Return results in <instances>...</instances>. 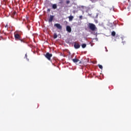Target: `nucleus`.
Masks as SVG:
<instances>
[{
	"mask_svg": "<svg viewBox=\"0 0 131 131\" xmlns=\"http://www.w3.org/2000/svg\"><path fill=\"white\" fill-rule=\"evenodd\" d=\"M88 26L89 29L92 31H95V30H97L96 25L93 23H89Z\"/></svg>",
	"mask_w": 131,
	"mask_h": 131,
	"instance_id": "1",
	"label": "nucleus"
},
{
	"mask_svg": "<svg viewBox=\"0 0 131 131\" xmlns=\"http://www.w3.org/2000/svg\"><path fill=\"white\" fill-rule=\"evenodd\" d=\"M14 38L15 40H20L21 42H24V41L22 40V38H21V36L19 35V34H14Z\"/></svg>",
	"mask_w": 131,
	"mask_h": 131,
	"instance_id": "2",
	"label": "nucleus"
},
{
	"mask_svg": "<svg viewBox=\"0 0 131 131\" xmlns=\"http://www.w3.org/2000/svg\"><path fill=\"white\" fill-rule=\"evenodd\" d=\"M45 57L46 58H47V59H48V60H49V61H51V58H52V57H53V54L47 52L46 53V54L45 55Z\"/></svg>",
	"mask_w": 131,
	"mask_h": 131,
	"instance_id": "3",
	"label": "nucleus"
},
{
	"mask_svg": "<svg viewBox=\"0 0 131 131\" xmlns=\"http://www.w3.org/2000/svg\"><path fill=\"white\" fill-rule=\"evenodd\" d=\"M54 26L56 27L58 29H59V30H62V26L60 25V24H54Z\"/></svg>",
	"mask_w": 131,
	"mask_h": 131,
	"instance_id": "4",
	"label": "nucleus"
},
{
	"mask_svg": "<svg viewBox=\"0 0 131 131\" xmlns=\"http://www.w3.org/2000/svg\"><path fill=\"white\" fill-rule=\"evenodd\" d=\"M66 30L69 32V33H71V31H72L71 27L69 26H67L66 27Z\"/></svg>",
	"mask_w": 131,
	"mask_h": 131,
	"instance_id": "5",
	"label": "nucleus"
},
{
	"mask_svg": "<svg viewBox=\"0 0 131 131\" xmlns=\"http://www.w3.org/2000/svg\"><path fill=\"white\" fill-rule=\"evenodd\" d=\"M75 49H79L80 48V45L78 43L75 42L74 45Z\"/></svg>",
	"mask_w": 131,
	"mask_h": 131,
	"instance_id": "6",
	"label": "nucleus"
},
{
	"mask_svg": "<svg viewBox=\"0 0 131 131\" xmlns=\"http://www.w3.org/2000/svg\"><path fill=\"white\" fill-rule=\"evenodd\" d=\"M54 15H50V18L48 19V22H53V20H54Z\"/></svg>",
	"mask_w": 131,
	"mask_h": 131,
	"instance_id": "7",
	"label": "nucleus"
},
{
	"mask_svg": "<svg viewBox=\"0 0 131 131\" xmlns=\"http://www.w3.org/2000/svg\"><path fill=\"white\" fill-rule=\"evenodd\" d=\"M74 18V17L72 15L69 16V21H72Z\"/></svg>",
	"mask_w": 131,
	"mask_h": 131,
	"instance_id": "8",
	"label": "nucleus"
},
{
	"mask_svg": "<svg viewBox=\"0 0 131 131\" xmlns=\"http://www.w3.org/2000/svg\"><path fill=\"white\" fill-rule=\"evenodd\" d=\"M72 60L74 62V63H77V62H78V61H79V59H77L76 58L73 59Z\"/></svg>",
	"mask_w": 131,
	"mask_h": 131,
	"instance_id": "9",
	"label": "nucleus"
},
{
	"mask_svg": "<svg viewBox=\"0 0 131 131\" xmlns=\"http://www.w3.org/2000/svg\"><path fill=\"white\" fill-rule=\"evenodd\" d=\"M52 8L54 9V10H55V9H57V4H53L52 5Z\"/></svg>",
	"mask_w": 131,
	"mask_h": 131,
	"instance_id": "10",
	"label": "nucleus"
},
{
	"mask_svg": "<svg viewBox=\"0 0 131 131\" xmlns=\"http://www.w3.org/2000/svg\"><path fill=\"white\" fill-rule=\"evenodd\" d=\"M82 49H85V48H86V44H85V43L82 44Z\"/></svg>",
	"mask_w": 131,
	"mask_h": 131,
	"instance_id": "11",
	"label": "nucleus"
},
{
	"mask_svg": "<svg viewBox=\"0 0 131 131\" xmlns=\"http://www.w3.org/2000/svg\"><path fill=\"white\" fill-rule=\"evenodd\" d=\"M112 36H115V35H116V33L115 31H113L112 32Z\"/></svg>",
	"mask_w": 131,
	"mask_h": 131,
	"instance_id": "12",
	"label": "nucleus"
},
{
	"mask_svg": "<svg viewBox=\"0 0 131 131\" xmlns=\"http://www.w3.org/2000/svg\"><path fill=\"white\" fill-rule=\"evenodd\" d=\"M57 37H58V35L56 33H54L53 38H54V39H55V38H57Z\"/></svg>",
	"mask_w": 131,
	"mask_h": 131,
	"instance_id": "13",
	"label": "nucleus"
},
{
	"mask_svg": "<svg viewBox=\"0 0 131 131\" xmlns=\"http://www.w3.org/2000/svg\"><path fill=\"white\" fill-rule=\"evenodd\" d=\"M98 67L100 68V69H103V66L101 64H98Z\"/></svg>",
	"mask_w": 131,
	"mask_h": 131,
	"instance_id": "14",
	"label": "nucleus"
},
{
	"mask_svg": "<svg viewBox=\"0 0 131 131\" xmlns=\"http://www.w3.org/2000/svg\"><path fill=\"white\" fill-rule=\"evenodd\" d=\"M67 5H69L70 4V1L69 0L67 1L66 2Z\"/></svg>",
	"mask_w": 131,
	"mask_h": 131,
	"instance_id": "15",
	"label": "nucleus"
},
{
	"mask_svg": "<svg viewBox=\"0 0 131 131\" xmlns=\"http://www.w3.org/2000/svg\"><path fill=\"white\" fill-rule=\"evenodd\" d=\"M16 14V11H14L13 13H12V16H15Z\"/></svg>",
	"mask_w": 131,
	"mask_h": 131,
	"instance_id": "16",
	"label": "nucleus"
},
{
	"mask_svg": "<svg viewBox=\"0 0 131 131\" xmlns=\"http://www.w3.org/2000/svg\"><path fill=\"white\" fill-rule=\"evenodd\" d=\"M79 18L80 19V20H82V15L80 16Z\"/></svg>",
	"mask_w": 131,
	"mask_h": 131,
	"instance_id": "17",
	"label": "nucleus"
},
{
	"mask_svg": "<svg viewBox=\"0 0 131 131\" xmlns=\"http://www.w3.org/2000/svg\"><path fill=\"white\" fill-rule=\"evenodd\" d=\"M5 28H7L8 29V24H7L6 26H5Z\"/></svg>",
	"mask_w": 131,
	"mask_h": 131,
	"instance_id": "18",
	"label": "nucleus"
},
{
	"mask_svg": "<svg viewBox=\"0 0 131 131\" xmlns=\"http://www.w3.org/2000/svg\"><path fill=\"white\" fill-rule=\"evenodd\" d=\"M25 58H26V59H27V54H25Z\"/></svg>",
	"mask_w": 131,
	"mask_h": 131,
	"instance_id": "19",
	"label": "nucleus"
},
{
	"mask_svg": "<svg viewBox=\"0 0 131 131\" xmlns=\"http://www.w3.org/2000/svg\"><path fill=\"white\" fill-rule=\"evenodd\" d=\"M105 49L106 50V52H108V50H107V47H105Z\"/></svg>",
	"mask_w": 131,
	"mask_h": 131,
	"instance_id": "20",
	"label": "nucleus"
},
{
	"mask_svg": "<svg viewBox=\"0 0 131 131\" xmlns=\"http://www.w3.org/2000/svg\"><path fill=\"white\" fill-rule=\"evenodd\" d=\"M51 11V10L50 9H48V12H50Z\"/></svg>",
	"mask_w": 131,
	"mask_h": 131,
	"instance_id": "21",
	"label": "nucleus"
},
{
	"mask_svg": "<svg viewBox=\"0 0 131 131\" xmlns=\"http://www.w3.org/2000/svg\"><path fill=\"white\" fill-rule=\"evenodd\" d=\"M96 23H98V21H96Z\"/></svg>",
	"mask_w": 131,
	"mask_h": 131,
	"instance_id": "22",
	"label": "nucleus"
}]
</instances>
